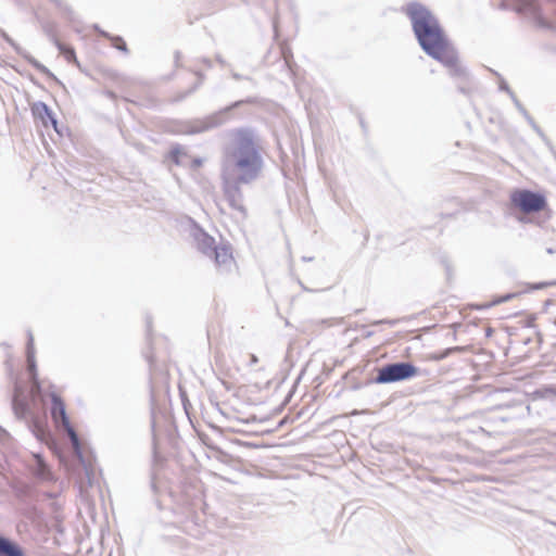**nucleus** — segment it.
Listing matches in <instances>:
<instances>
[{"instance_id": "nucleus-1", "label": "nucleus", "mask_w": 556, "mask_h": 556, "mask_svg": "<svg viewBox=\"0 0 556 556\" xmlns=\"http://www.w3.org/2000/svg\"><path fill=\"white\" fill-rule=\"evenodd\" d=\"M405 13L422 51L443 64L451 76L465 77L466 68L459 63L458 53L451 45L437 16L424 4L409 2Z\"/></svg>"}, {"instance_id": "nucleus-2", "label": "nucleus", "mask_w": 556, "mask_h": 556, "mask_svg": "<svg viewBox=\"0 0 556 556\" xmlns=\"http://www.w3.org/2000/svg\"><path fill=\"white\" fill-rule=\"evenodd\" d=\"M264 162L257 138L251 128H240L233 132L223 161L226 175L238 176L239 181L250 184L260 176Z\"/></svg>"}, {"instance_id": "nucleus-3", "label": "nucleus", "mask_w": 556, "mask_h": 556, "mask_svg": "<svg viewBox=\"0 0 556 556\" xmlns=\"http://www.w3.org/2000/svg\"><path fill=\"white\" fill-rule=\"evenodd\" d=\"M190 236L199 252L213 258L220 270H229L233 264L232 249L228 243L217 245L215 239L192 222Z\"/></svg>"}, {"instance_id": "nucleus-4", "label": "nucleus", "mask_w": 556, "mask_h": 556, "mask_svg": "<svg viewBox=\"0 0 556 556\" xmlns=\"http://www.w3.org/2000/svg\"><path fill=\"white\" fill-rule=\"evenodd\" d=\"M251 102V99L236 101L231 105L223 110H219L211 115H207L203 118H195L180 124L176 131L185 135H195L215 129L227 122L228 113L232 109L240 106L242 103Z\"/></svg>"}, {"instance_id": "nucleus-5", "label": "nucleus", "mask_w": 556, "mask_h": 556, "mask_svg": "<svg viewBox=\"0 0 556 556\" xmlns=\"http://www.w3.org/2000/svg\"><path fill=\"white\" fill-rule=\"evenodd\" d=\"M417 371V367L408 362L390 363L378 369L374 382L377 384H387L404 381L415 377Z\"/></svg>"}, {"instance_id": "nucleus-6", "label": "nucleus", "mask_w": 556, "mask_h": 556, "mask_svg": "<svg viewBox=\"0 0 556 556\" xmlns=\"http://www.w3.org/2000/svg\"><path fill=\"white\" fill-rule=\"evenodd\" d=\"M51 416L55 422H61L66 429L76 456L80 462H84L79 438L74 428L71 426L63 400L55 393L51 394Z\"/></svg>"}, {"instance_id": "nucleus-7", "label": "nucleus", "mask_w": 556, "mask_h": 556, "mask_svg": "<svg viewBox=\"0 0 556 556\" xmlns=\"http://www.w3.org/2000/svg\"><path fill=\"white\" fill-rule=\"evenodd\" d=\"M510 201L526 214L536 213L546 206V199L543 194L531 190H516L510 194Z\"/></svg>"}, {"instance_id": "nucleus-8", "label": "nucleus", "mask_w": 556, "mask_h": 556, "mask_svg": "<svg viewBox=\"0 0 556 556\" xmlns=\"http://www.w3.org/2000/svg\"><path fill=\"white\" fill-rule=\"evenodd\" d=\"M222 178L223 191L229 206L245 215L247 211L243 205V194L240 188V185H243L244 182L239 181L238 176L226 175L224 172L222 174Z\"/></svg>"}, {"instance_id": "nucleus-9", "label": "nucleus", "mask_w": 556, "mask_h": 556, "mask_svg": "<svg viewBox=\"0 0 556 556\" xmlns=\"http://www.w3.org/2000/svg\"><path fill=\"white\" fill-rule=\"evenodd\" d=\"M0 36L14 49V51L25 59L34 68H36L41 74L46 75L49 78L58 80L53 73L50 70L41 64L38 60L31 56L25 49H23L18 43H16L3 29L0 28Z\"/></svg>"}, {"instance_id": "nucleus-10", "label": "nucleus", "mask_w": 556, "mask_h": 556, "mask_svg": "<svg viewBox=\"0 0 556 556\" xmlns=\"http://www.w3.org/2000/svg\"><path fill=\"white\" fill-rule=\"evenodd\" d=\"M26 358L27 370L29 372L30 379L35 381L37 378V365L35 359L34 336L30 330L27 331Z\"/></svg>"}, {"instance_id": "nucleus-11", "label": "nucleus", "mask_w": 556, "mask_h": 556, "mask_svg": "<svg viewBox=\"0 0 556 556\" xmlns=\"http://www.w3.org/2000/svg\"><path fill=\"white\" fill-rule=\"evenodd\" d=\"M0 556H25V553L16 542L0 534Z\"/></svg>"}, {"instance_id": "nucleus-12", "label": "nucleus", "mask_w": 556, "mask_h": 556, "mask_svg": "<svg viewBox=\"0 0 556 556\" xmlns=\"http://www.w3.org/2000/svg\"><path fill=\"white\" fill-rule=\"evenodd\" d=\"M34 475L42 480V481H51L53 480V475L52 472L50 471L49 467L47 466V464L41 459V458H37V463H36V466L34 468Z\"/></svg>"}, {"instance_id": "nucleus-13", "label": "nucleus", "mask_w": 556, "mask_h": 556, "mask_svg": "<svg viewBox=\"0 0 556 556\" xmlns=\"http://www.w3.org/2000/svg\"><path fill=\"white\" fill-rule=\"evenodd\" d=\"M31 111L33 114L40 118L46 126L48 125L47 118L51 117L52 111L45 102L38 101L34 103Z\"/></svg>"}, {"instance_id": "nucleus-14", "label": "nucleus", "mask_w": 556, "mask_h": 556, "mask_svg": "<svg viewBox=\"0 0 556 556\" xmlns=\"http://www.w3.org/2000/svg\"><path fill=\"white\" fill-rule=\"evenodd\" d=\"M56 47V49L59 50V52L65 58V60L68 62V63H74L76 64L77 66H79V62L76 58V53H75V50L74 48L70 47V46H66L64 45L63 42H56V45H54Z\"/></svg>"}, {"instance_id": "nucleus-15", "label": "nucleus", "mask_w": 556, "mask_h": 556, "mask_svg": "<svg viewBox=\"0 0 556 556\" xmlns=\"http://www.w3.org/2000/svg\"><path fill=\"white\" fill-rule=\"evenodd\" d=\"M41 29L46 34V36L49 38V40L56 45V42H60V40L56 37V24L53 21H42L41 22Z\"/></svg>"}, {"instance_id": "nucleus-16", "label": "nucleus", "mask_w": 556, "mask_h": 556, "mask_svg": "<svg viewBox=\"0 0 556 556\" xmlns=\"http://www.w3.org/2000/svg\"><path fill=\"white\" fill-rule=\"evenodd\" d=\"M12 408L15 416L20 419L24 418L28 412V404L26 401L18 399L17 395L13 397Z\"/></svg>"}, {"instance_id": "nucleus-17", "label": "nucleus", "mask_w": 556, "mask_h": 556, "mask_svg": "<svg viewBox=\"0 0 556 556\" xmlns=\"http://www.w3.org/2000/svg\"><path fill=\"white\" fill-rule=\"evenodd\" d=\"M195 74L198 75L199 80L188 91H186L182 94H180L178 97V100L185 99L189 94L193 93L200 87V85L202 84V81L204 79V76L200 72H197Z\"/></svg>"}, {"instance_id": "nucleus-18", "label": "nucleus", "mask_w": 556, "mask_h": 556, "mask_svg": "<svg viewBox=\"0 0 556 556\" xmlns=\"http://www.w3.org/2000/svg\"><path fill=\"white\" fill-rule=\"evenodd\" d=\"M186 153L182 151V148L179 147V146H176L174 147L172 150H170V156H172V160L175 164H180L181 161L179 159L180 155H185Z\"/></svg>"}, {"instance_id": "nucleus-19", "label": "nucleus", "mask_w": 556, "mask_h": 556, "mask_svg": "<svg viewBox=\"0 0 556 556\" xmlns=\"http://www.w3.org/2000/svg\"><path fill=\"white\" fill-rule=\"evenodd\" d=\"M496 76L500 77L501 81H500V90L502 91H505L508 93V96L511 98L513 96H515L514 91L509 88V86L507 85V83L500 76L498 73L496 72H493Z\"/></svg>"}, {"instance_id": "nucleus-20", "label": "nucleus", "mask_w": 556, "mask_h": 556, "mask_svg": "<svg viewBox=\"0 0 556 556\" xmlns=\"http://www.w3.org/2000/svg\"><path fill=\"white\" fill-rule=\"evenodd\" d=\"M515 296H516V293H507V294H505V295H503V296H500V298H497V299L493 300V301H492V303H491V305H498V304H502V303H504V302H507V301H509V300L514 299Z\"/></svg>"}, {"instance_id": "nucleus-21", "label": "nucleus", "mask_w": 556, "mask_h": 556, "mask_svg": "<svg viewBox=\"0 0 556 556\" xmlns=\"http://www.w3.org/2000/svg\"><path fill=\"white\" fill-rule=\"evenodd\" d=\"M515 104V106L517 108V110L526 117L529 113L528 111L525 109V106L521 104V102L518 100V98L515 96H513L510 98Z\"/></svg>"}, {"instance_id": "nucleus-22", "label": "nucleus", "mask_w": 556, "mask_h": 556, "mask_svg": "<svg viewBox=\"0 0 556 556\" xmlns=\"http://www.w3.org/2000/svg\"><path fill=\"white\" fill-rule=\"evenodd\" d=\"M114 47L121 51L127 52V46L121 37H114Z\"/></svg>"}, {"instance_id": "nucleus-23", "label": "nucleus", "mask_w": 556, "mask_h": 556, "mask_svg": "<svg viewBox=\"0 0 556 556\" xmlns=\"http://www.w3.org/2000/svg\"><path fill=\"white\" fill-rule=\"evenodd\" d=\"M527 122L531 125V127L541 136H543V132L542 130L540 129V127L535 124L534 119L530 116V114H528L526 117Z\"/></svg>"}, {"instance_id": "nucleus-24", "label": "nucleus", "mask_w": 556, "mask_h": 556, "mask_svg": "<svg viewBox=\"0 0 556 556\" xmlns=\"http://www.w3.org/2000/svg\"><path fill=\"white\" fill-rule=\"evenodd\" d=\"M47 121H48V123H50L53 126V128L55 129L56 132H60V130L58 128V119L55 118L53 113L51 114V117L47 118Z\"/></svg>"}, {"instance_id": "nucleus-25", "label": "nucleus", "mask_w": 556, "mask_h": 556, "mask_svg": "<svg viewBox=\"0 0 556 556\" xmlns=\"http://www.w3.org/2000/svg\"><path fill=\"white\" fill-rule=\"evenodd\" d=\"M460 350H462V348H458V346L446 349V350L444 351V353L441 355V357H440V358H444V357H446L448 354H451L452 352H456V351H460Z\"/></svg>"}, {"instance_id": "nucleus-26", "label": "nucleus", "mask_w": 556, "mask_h": 556, "mask_svg": "<svg viewBox=\"0 0 556 556\" xmlns=\"http://www.w3.org/2000/svg\"><path fill=\"white\" fill-rule=\"evenodd\" d=\"M202 164H203V160L200 159V157H195L191 162V167L192 168H198V167L202 166Z\"/></svg>"}, {"instance_id": "nucleus-27", "label": "nucleus", "mask_w": 556, "mask_h": 556, "mask_svg": "<svg viewBox=\"0 0 556 556\" xmlns=\"http://www.w3.org/2000/svg\"><path fill=\"white\" fill-rule=\"evenodd\" d=\"M9 439V433L0 427V443H4Z\"/></svg>"}, {"instance_id": "nucleus-28", "label": "nucleus", "mask_w": 556, "mask_h": 556, "mask_svg": "<svg viewBox=\"0 0 556 556\" xmlns=\"http://www.w3.org/2000/svg\"><path fill=\"white\" fill-rule=\"evenodd\" d=\"M551 285L552 283H549V282H540V283L532 285L531 289L532 290H539V289H543V288H545L547 286H551Z\"/></svg>"}, {"instance_id": "nucleus-29", "label": "nucleus", "mask_w": 556, "mask_h": 556, "mask_svg": "<svg viewBox=\"0 0 556 556\" xmlns=\"http://www.w3.org/2000/svg\"><path fill=\"white\" fill-rule=\"evenodd\" d=\"M257 362H258L257 356L254 355V354H251L250 355V363H249V365L253 366V365L257 364Z\"/></svg>"}, {"instance_id": "nucleus-30", "label": "nucleus", "mask_w": 556, "mask_h": 556, "mask_svg": "<svg viewBox=\"0 0 556 556\" xmlns=\"http://www.w3.org/2000/svg\"><path fill=\"white\" fill-rule=\"evenodd\" d=\"M180 58H181V53L179 51H176L175 52V64H176V66L179 65Z\"/></svg>"}, {"instance_id": "nucleus-31", "label": "nucleus", "mask_w": 556, "mask_h": 556, "mask_svg": "<svg viewBox=\"0 0 556 556\" xmlns=\"http://www.w3.org/2000/svg\"><path fill=\"white\" fill-rule=\"evenodd\" d=\"M232 77L236 79V80H240V79H243V76L238 74V73H233L232 74ZM244 79H248V80H251V78L249 77H244Z\"/></svg>"}, {"instance_id": "nucleus-32", "label": "nucleus", "mask_w": 556, "mask_h": 556, "mask_svg": "<svg viewBox=\"0 0 556 556\" xmlns=\"http://www.w3.org/2000/svg\"><path fill=\"white\" fill-rule=\"evenodd\" d=\"M94 28L102 35V36H105V37H109V35L103 31V30H100L99 27L96 25Z\"/></svg>"}, {"instance_id": "nucleus-33", "label": "nucleus", "mask_w": 556, "mask_h": 556, "mask_svg": "<svg viewBox=\"0 0 556 556\" xmlns=\"http://www.w3.org/2000/svg\"><path fill=\"white\" fill-rule=\"evenodd\" d=\"M147 328H148V331H150V329H151V320H150V318H147Z\"/></svg>"}, {"instance_id": "nucleus-34", "label": "nucleus", "mask_w": 556, "mask_h": 556, "mask_svg": "<svg viewBox=\"0 0 556 556\" xmlns=\"http://www.w3.org/2000/svg\"><path fill=\"white\" fill-rule=\"evenodd\" d=\"M546 252H547L548 254H553V253H555V250H554V249H552V248H548V249L546 250Z\"/></svg>"}, {"instance_id": "nucleus-35", "label": "nucleus", "mask_w": 556, "mask_h": 556, "mask_svg": "<svg viewBox=\"0 0 556 556\" xmlns=\"http://www.w3.org/2000/svg\"><path fill=\"white\" fill-rule=\"evenodd\" d=\"M547 392H551V393H553V394H556V391H555L554 389H552V388L547 389Z\"/></svg>"}, {"instance_id": "nucleus-36", "label": "nucleus", "mask_w": 556, "mask_h": 556, "mask_svg": "<svg viewBox=\"0 0 556 556\" xmlns=\"http://www.w3.org/2000/svg\"><path fill=\"white\" fill-rule=\"evenodd\" d=\"M312 260H313V257H306V256L303 257V261H305V262L312 261Z\"/></svg>"}, {"instance_id": "nucleus-37", "label": "nucleus", "mask_w": 556, "mask_h": 556, "mask_svg": "<svg viewBox=\"0 0 556 556\" xmlns=\"http://www.w3.org/2000/svg\"><path fill=\"white\" fill-rule=\"evenodd\" d=\"M204 62H205L208 66H211V62H210L208 60H204Z\"/></svg>"}]
</instances>
